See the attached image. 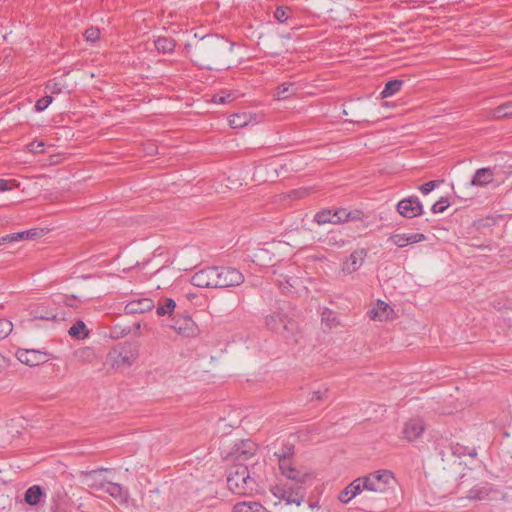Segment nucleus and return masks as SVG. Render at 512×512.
<instances>
[{
  "label": "nucleus",
  "mask_w": 512,
  "mask_h": 512,
  "mask_svg": "<svg viewBox=\"0 0 512 512\" xmlns=\"http://www.w3.org/2000/svg\"><path fill=\"white\" fill-rule=\"evenodd\" d=\"M295 317L294 309L289 304L283 305L265 317V325L270 331L281 335L285 340L297 342L299 326Z\"/></svg>",
  "instance_id": "f257e3e1"
},
{
  "label": "nucleus",
  "mask_w": 512,
  "mask_h": 512,
  "mask_svg": "<svg viewBox=\"0 0 512 512\" xmlns=\"http://www.w3.org/2000/svg\"><path fill=\"white\" fill-rule=\"evenodd\" d=\"M229 490L237 495H248L256 491V481L250 476L247 465L236 463L229 470L227 476Z\"/></svg>",
  "instance_id": "f03ea898"
},
{
  "label": "nucleus",
  "mask_w": 512,
  "mask_h": 512,
  "mask_svg": "<svg viewBox=\"0 0 512 512\" xmlns=\"http://www.w3.org/2000/svg\"><path fill=\"white\" fill-rule=\"evenodd\" d=\"M393 478L391 471L378 470L362 477V488H365L367 493H384L389 488Z\"/></svg>",
  "instance_id": "7ed1b4c3"
},
{
  "label": "nucleus",
  "mask_w": 512,
  "mask_h": 512,
  "mask_svg": "<svg viewBox=\"0 0 512 512\" xmlns=\"http://www.w3.org/2000/svg\"><path fill=\"white\" fill-rule=\"evenodd\" d=\"M138 357V347L135 344L126 342L115 347L109 354L112 366L115 368L128 367Z\"/></svg>",
  "instance_id": "20e7f679"
},
{
  "label": "nucleus",
  "mask_w": 512,
  "mask_h": 512,
  "mask_svg": "<svg viewBox=\"0 0 512 512\" xmlns=\"http://www.w3.org/2000/svg\"><path fill=\"white\" fill-rule=\"evenodd\" d=\"M165 325L182 337H194L199 332L197 324L184 311L177 312Z\"/></svg>",
  "instance_id": "39448f33"
},
{
  "label": "nucleus",
  "mask_w": 512,
  "mask_h": 512,
  "mask_svg": "<svg viewBox=\"0 0 512 512\" xmlns=\"http://www.w3.org/2000/svg\"><path fill=\"white\" fill-rule=\"evenodd\" d=\"M271 493L286 504H296L299 506L305 497V489L301 483L295 485H276L271 488Z\"/></svg>",
  "instance_id": "423d86ee"
},
{
  "label": "nucleus",
  "mask_w": 512,
  "mask_h": 512,
  "mask_svg": "<svg viewBox=\"0 0 512 512\" xmlns=\"http://www.w3.org/2000/svg\"><path fill=\"white\" fill-rule=\"evenodd\" d=\"M215 288L238 286L244 282L243 274L232 267H216Z\"/></svg>",
  "instance_id": "0eeeda50"
},
{
  "label": "nucleus",
  "mask_w": 512,
  "mask_h": 512,
  "mask_svg": "<svg viewBox=\"0 0 512 512\" xmlns=\"http://www.w3.org/2000/svg\"><path fill=\"white\" fill-rule=\"evenodd\" d=\"M397 212L404 218H415L423 214V205L417 196H409L396 205Z\"/></svg>",
  "instance_id": "6e6552de"
},
{
  "label": "nucleus",
  "mask_w": 512,
  "mask_h": 512,
  "mask_svg": "<svg viewBox=\"0 0 512 512\" xmlns=\"http://www.w3.org/2000/svg\"><path fill=\"white\" fill-rule=\"evenodd\" d=\"M292 458L293 457L278 459L279 469L287 479L293 480L296 483L305 484L311 479V474L298 470L293 465Z\"/></svg>",
  "instance_id": "1a4fd4ad"
},
{
  "label": "nucleus",
  "mask_w": 512,
  "mask_h": 512,
  "mask_svg": "<svg viewBox=\"0 0 512 512\" xmlns=\"http://www.w3.org/2000/svg\"><path fill=\"white\" fill-rule=\"evenodd\" d=\"M256 444L251 440H242L240 443L235 444L228 457L231 461L243 463L255 455Z\"/></svg>",
  "instance_id": "9d476101"
},
{
  "label": "nucleus",
  "mask_w": 512,
  "mask_h": 512,
  "mask_svg": "<svg viewBox=\"0 0 512 512\" xmlns=\"http://www.w3.org/2000/svg\"><path fill=\"white\" fill-rule=\"evenodd\" d=\"M16 357L21 363L30 367L38 366L47 361V354L35 349H19L16 352Z\"/></svg>",
  "instance_id": "9b49d317"
},
{
  "label": "nucleus",
  "mask_w": 512,
  "mask_h": 512,
  "mask_svg": "<svg viewBox=\"0 0 512 512\" xmlns=\"http://www.w3.org/2000/svg\"><path fill=\"white\" fill-rule=\"evenodd\" d=\"M216 278V267H207L196 272L191 278V283L200 288H215Z\"/></svg>",
  "instance_id": "f8f14e48"
},
{
  "label": "nucleus",
  "mask_w": 512,
  "mask_h": 512,
  "mask_svg": "<svg viewBox=\"0 0 512 512\" xmlns=\"http://www.w3.org/2000/svg\"><path fill=\"white\" fill-rule=\"evenodd\" d=\"M424 430V421L421 418H412L405 423L402 433L406 440L413 442L423 434Z\"/></svg>",
  "instance_id": "ddd939ff"
},
{
  "label": "nucleus",
  "mask_w": 512,
  "mask_h": 512,
  "mask_svg": "<svg viewBox=\"0 0 512 512\" xmlns=\"http://www.w3.org/2000/svg\"><path fill=\"white\" fill-rule=\"evenodd\" d=\"M366 256L367 251L363 248L353 251L343 263L342 271L348 274L357 271L362 266Z\"/></svg>",
  "instance_id": "4468645a"
},
{
  "label": "nucleus",
  "mask_w": 512,
  "mask_h": 512,
  "mask_svg": "<svg viewBox=\"0 0 512 512\" xmlns=\"http://www.w3.org/2000/svg\"><path fill=\"white\" fill-rule=\"evenodd\" d=\"M177 312H180V310L177 309V304L172 298H162L158 301L156 314L160 317L166 316L167 319L165 320V323L173 318Z\"/></svg>",
  "instance_id": "2eb2a0df"
},
{
  "label": "nucleus",
  "mask_w": 512,
  "mask_h": 512,
  "mask_svg": "<svg viewBox=\"0 0 512 512\" xmlns=\"http://www.w3.org/2000/svg\"><path fill=\"white\" fill-rule=\"evenodd\" d=\"M155 307L152 299L140 298L129 302L125 306V311L128 314H142L151 311Z\"/></svg>",
  "instance_id": "dca6fc26"
},
{
  "label": "nucleus",
  "mask_w": 512,
  "mask_h": 512,
  "mask_svg": "<svg viewBox=\"0 0 512 512\" xmlns=\"http://www.w3.org/2000/svg\"><path fill=\"white\" fill-rule=\"evenodd\" d=\"M494 179L493 169L489 167L480 168L475 171L470 184L472 186H480L483 187L489 183H491Z\"/></svg>",
  "instance_id": "f3484780"
},
{
  "label": "nucleus",
  "mask_w": 512,
  "mask_h": 512,
  "mask_svg": "<svg viewBox=\"0 0 512 512\" xmlns=\"http://www.w3.org/2000/svg\"><path fill=\"white\" fill-rule=\"evenodd\" d=\"M101 471L102 470H92L85 473L83 478L84 484L87 485L89 488L103 491L106 481L102 477Z\"/></svg>",
  "instance_id": "a211bd4d"
},
{
  "label": "nucleus",
  "mask_w": 512,
  "mask_h": 512,
  "mask_svg": "<svg viewBox=\"0 0 512 512\" xmlns=\"http://www.w3.org/2000/svg\"><path fill=\"white\" fill-rule=\"evenodd\" d=\"M44 497V492L39 485L29 487L24 493V501L31 505H38Z\"/></svg>",
  "instance_id": "6ab92c4d"
},
{
  "label": "nucleus",
  "mask_w": 512,
  "mask_h": 512,
  "mask_svg": "<svg viewBox=\"0 0 512 512\" xmlns=\"http://www.w3.org/2000/svg\"><path fill=\"white\" fill-rule=\"evenodd\" d=\"M273 451V456L276 457V459H282L287 457H293L295 452L294 444L289 442H282L279 447L276 446V444H273L271 448H269V451Z\"/></svg>",
  "instance_id": "aec40b11"
},
{
  "label": "nucleus",
  "mask_w": 512,
  "mask_h": 512,
  "mask_svg": "<svg viewBox=\"0 0 512 512\" xmlns=\"http://www.w3.org/2000/svg\"><path fill=\"white\" fill-rule=\"evenodd\" d=\"M391 311L392 309L387 303L378 301L376 308L370 311V317L373 320L385 321L389 319V312Z\"/></svg>",
  "instance_id": "412c9836"
},
{
  "label": "nucleus",
  "mask_w": 512,
  "mask_h": 512,
  "mask_svg": "<svg viewBox=\"0 0 512 512\" xmlns=\"http://www.w3.org/2000/svg\"><path fill=\"white\" fill-rule=\"evenodd\" d=\"M103 491L117 500H125L127 498V492L118 483L106 481Z\"/></svg>",
  "instance_id": "4be33fe9"
},
{
  "label": "nucleus",
  "mask_w": 512,
  "mask_h": 512,
  "mask_svg": "<svg viewBox=\"0 0 512 512\" xmlns=\"http://www.w3.org/2000/svg\"><path fill=\"white\" fill-rule=\"evenodd\" d=\"M154 44L157 51L164 54L173 52L176 47L175 40L170 37H158Z\"/></svg>",
  "instance_id": "5701e85b"
},
{
  "label": "nucleus",
  "mask_w": 512,
  "mask_h": 512,
  "mask_svg": "<svg viewBox=\"0 0 512 512\" xmlns=\"http://www.w3.org/2000/svg\"><path fill=\"white\" fill-rule=\"evenodd\" d=\"M234 512H266L259 502H240L234 505Z\"/></svg>",
  "instance_id": "b1692460"
},
{
  "label": "nucleus",
  "mask_w": 512,
  "mask_h": 512,
  "mask_svg": "<svg viewBox=\"0 0 512 512\" xmlns=\"http://www.w3.org/2000/svg\"><path fill=\"white\" fill-rule=\"evenodd\" d=\"M44 235V229L33 228L27 231L12 233L11 239L21 241L25 239L34 240Z\"/></svg>",
  "instance_id": "393cba45"
},
{
  "label": "nucleus",
  "mask_w": 512,
  "mask_h": 512,
  "mask_svg": "<svg viewBox=\"0 0 512 512\" xmlns=\"http://www.w3.org/2000/svg\"><path fill=\"white\" fill-rule=\"evenodd\" d=\"M68 334L72 337V338H76V339H85L88 334H89V331L85 325V323L82 321V320H78L76 321V323H74L68 330Z\"/></svg>",
  "instance_id": "a878e982"
},
{
  "label": "nucleus",
  "mask_w": 512,
  "mask_h": 512,
  "mask_svg": "<svg viewBox=\"0 0 512 512\" xmlns=\"http://www.w3.org/2000/svg\"><path fill=\"white\" fill-rule=\"evenodd\" d=\"M339 219H340L339 217H337V219H334L333 211H331L329 209L319 211L314 216V221L318 225H324L327 223L339 224Z\"/></svg>",
  "instance_id": "bb28decb"
},
{
  "label": "nucleus",
  "mask_w": 512,
  "mask_h": 512,
  "mask_svg": "<svg viewBox=\"0 0 512 512\" xmlns=\"http://www.w3.org/2000/svg\"><path fill=\"white\" fill-rule=\"evenodd\" d=\"M403 83L402 80L398 79L388 81L380 93L381 98H388L396 94L401 89Z\"/></svg>",
  "instance_id": "cd10ccee"
},
{
  "label": "nucleus",
  "mask_w": 512,
  "mask_h": 512,
  "mask_svg": "<svg viewBox=\"0 0 512 512\" xmlns=\"http://www.w3.org/2000/svg\"><path fill=\"white\" fill-rule=\"evenodd\" d=\"M491 117L495 119L512 117V102H506L491 111Z\"/></svg>",
  "instance_id": "c85d7f7f"
},
{
  "label": "nucleus",
  "mask_w": 512,
  "mask_h": 512,
  "mask_svg": "<svg viewBox=\"0 0 512 512\" xmlns=\"http://www.w3.org/2000/svg\"><path fill=\"white\" fill-rule=\"evenodd\" d=\"M250 119L247 113H235L230 116L229 124L232 128H242L249 123Z\"/></svg>",
  "instance_id": "c756f323"
},
{
  "label": "nucleus",
  "mask_w": 512,
  "mask_h": 512,
  "mask_svg": "<svg viewBox=\"0 0 512 512\" xmlns=\"http://www.w3.org/2000/svg\"><path fill=\"white\" fill-rule=\"evenodd\" d=\"M363 486V482H362V477H359L357 479H355L354 481H352L349 485H348V492L350 493V497H356V496H362V499H367L368 496L367 495H362L364 492H366L365 488H362Z\"/></svg>",
  "instance_id": "7c9ffc66"
},
{
  "label": "nucleus",
  "mask_w": 512,
  "mask_h": 512,
  "mask_svg": "<svg viewBox=\"0 0 512 512\" xmlns=\"http://www.w3.org/2000/svg\"><path fill=\"white\" fill-rule=\"evenodd\" d=\"M34 319L40 320H56L58 315L53 310L45 309L44 307L37 308L32 311Z\"/></svg>",
  "instance_id": "2f4dec72"
},
{
  "label": "nucleus",
  "mask_w": 512,
  "mask_h": 512,
  "mask_svg": "<svg viewBox=\"0 0 512 512\" xmlns=\"http://www.w3.org/2000/svg\"><path fill=\"white\" fill-rule=\"evenodd\" d=\"M295 92L296 88L294 83H283L277 88V97L278 99L284 100Z\"/></svg>",
  "instance_id": "473e14b6"
},
{
  "label": "nucleus",
  "mask_w": 512,
  "mask_h": 512,
  "mask_svg": "<svg viewBox=\"0 0 512 512\" xmlns=\"http://www.w3.org/2000/svg\"><path fill=\"white\" fill-rule=\"evenodd\" d=\"M300 280L297 277H285L284 281H279V288L283 292H293L299 285Z\"/></svg>",
  "instance_id": "72a5a7b5"
},
{
  "label": "nucleus",
  "mask_w": 512,
  "mask_h": 512,
  "mask_svg": "<svg viewBox=\"0 0 512 512\" xmlns=\"http://www.w3.org/2000/svg\"><path fill=\"white\" fill-rule=\"evenodd\" d=\"M291 15V8L288 6H278L274 12L275 19L280 23H285Z\"/></svg>",
  "instance_id": "f704fd0d"
},
{
  "label": "nucleus",
  "mask_w": 512,
  "mask_h": 512,
  "mask_svg": "<svg viewBox=\"0 0 512 512\" xmlns=\"http://www.w3.org/2000/svg\"><path fill=\"white\" fill-rule=\"evenodd\" d=\"M487 496L488 490L485 487L475 486L468 492V498L473 500H483Z\"/></svg>",
  "instance_id": "c9c22d12"
},
{
  "label": "nucleus",
  "mask_w": 512,
  "mask_h": 512,
  "mask_svg": "<svg viewBox=\"0 0 512 512\" xmlns=\"http://www.w3.org/2000/svg\"><path fill=\"white\" fill-rule=\"evenodd\" d=\"M220 42L221 41L219 38L203 37L201 39V42L198 45H196V50L199 53H202L208 46H214L215 44H218Z\"/></svg>",
  "instance_id": "e433bc0d"
},
{
  "label": "nucleus",
  "mask_w": 512,
  "mask_h": 512,
  "mask_svg": "<svg viewBox=\"0 0 512 512\" xmlns=\"http://www.w3.org/2000/svg\"><path fill=\"white\" fill-rule=\"evenodd\" d=\"M388 241L393 243L394 245H396L399 248H404L408 245V242L406 241V233L392 234L388 238Z\"/></svg>",
  "instance_id": "4c0bfd02"
},
{
  "label": "nucleus",
  "mask_w": 512,
  "mask_h": 512,
  "mask_svg": "<svg viewBox=\"0 0 512 512\" xmlns=\"http://www.w3.org/2000/svg\"><path fill=\"white\" fill-rule=\"evenodd\" d=\"M449 205H450V203H449L448 199L445 197H441L438 201H436L432 205L431 211L434 214L443 213L449 207Z\"/></svg>",
  "instance_id": "58836bf2"
},
{
  "label": "nucleus",
  "mask_w": 512,
  "mask_h": 512,
  "mask_svg": "<svg viewBox=\"0 0 512 512\" xmlns=\"http://www.w3.org/2000/svg\"><path fill=\"white\" fill-rule=\"evenodd\" d=\"M13 330V324L7 319H0V340L6 338Z\"/></svg>",
  "instance_id": "ea45409f"
},
{
  "label": "nucleus",
  "mask_w": 512,
  "mask_h": 512,
  "mask_svg": "<svg viewBox=\"0 0 512 512\" xmlns=\"http://www.w3.org/2000/svg\"><path fill=\"white\" fill-rule=\"evenodd\" d=\"M443 182V180H433L426 182L420 187V191L423 195H427Z\"/></svg>",
  "instance_id": "a19ab883"
},
{
  "label": "nucleus",
  "mask_w": 512,
  "mask_h": 512,
  "mask_svg": "<svg viewBox=\"0 0 512 512\" xmlns=\"http://www.w3.org/2000/svg\"><path fill=\"white\" fill-rule=\"evenodd\" d=\"M52 96L46 95L36 101L35 109L38 112L44 111L51 103H52Z\"/></svg>",
  "instance_id": "79ce46f5"
},
{
  "label": "nucleus",
  "mask_w": 512,
  "mask_h": 512,
  "mask_svg": "<svg viewBox=\"0 0 512 512\" xmlns=\"http://www.w3.org/2000/svg\"><path fill=\"white\" fill-rule=\"evenodd\" d=\"M18 187V183L15 179H0V192L10 191Z\"/></svg>",
  "instance_id": "37998d69"
},
{
  "label": "nucleus",
  "mask_w": 512,
  "mask_h": 512,
  "mask_svg": "<svg viewBox=\"0 0 512 512\" xmlns=\"http://www.w3.org/2000/svg\"><path fill=\"white\" fill-rule=\"evenodd\" d=\"M84 36L87 41L95 42L100 37V30L95 27H90L84 32Z\"/></svg>",
  "instance_id": "c03bdc74"
},
{
  "label": "nucleus",
  "mask_w": 512,
  "mask_h": 512,
  "mask_svg": "<svg viewBox=\"0 0 512 512\" xmlns=\"http://www.w3.org/2000/svg\"><path fill=\"white\" fill-rule=\"evenodd\" d=\"M453 454H455L457 456H461V455L475 456L476 452L474 451V449H469L468 447H463V446H460L459 444H457L453 448Z\"/></svg>",
  "instance_id": "a18cd8bd"
},
{
  "label": "nucleus",
  "mask_w": 512,
  "mask_h": 512,
  "mask_svg": "<svg viewBox=\"0 0 512 512\" xmlns=\"http://www.w3.org/2000/svg\"><path fill=\"white\" fill-rule=\"evenodd\" d=\"M130 332H131L130 328L119 329L117 326H115L110 331V337L118 339V338L126 336Z\"/></svg>",
  "instance_id": "49530a36"
},
{
  "label": "nucleus",
  "mask_w": 512,
  "mask_h": 512,
  "mask_svg": "<svg viewBox=\"0 0 512 512\" xmlns=\"http://www.w3.org/2000/svg\"><path fill=\"white\" fill-rule=\"evenodd\" d=\"M426 240V236L423 233L406 234V241L408 244L419 243Z\"/></svg>",
  "instance_id": "de8ad7c7"
},
{
  "label": "nucleus",
  "mask_w": 512,
  "mask_h": 512,
  "mask_svg": "<svg viewBox=\"0 0 512 512\" xmlns=\"http://www.w3.org/2000/svg\"><path fill=\"white\" fill-rule=\"evenodd\" d=\"M45 144L42 141H33L29 144V151L33 153H41L44 151Z\"/></svg>",
  "instance_id": "09e8293b"
},
{
  "label": "nucleus",
  "mask_w": 512,
  "mask_h": 512,
  "mask_svg": "<svg viewBox=\"0 0 512 512\" xmlns=\"http://www.w3.org/2000/svg\"><path fill=\"white\" fill-rule=\"evenodd\" d=\"M363 217V212L361 210H353L349 211L346 214V221H358Z\"/></svg>",
  "instance_id": "8fccbe9b"
},
{
  "label": "nucleus",
  "mask_w": 512,
  "mask_h": 512,
  "mask_svg": "<svg viewBox=\"0 0 512 512\" xmlns=\"http://www.w3.org/2000/svg\"><path fill=\"white\" fill-rule=\"evenodd\" d=\"M232 99H233V97L231 94H226L225 96H223V95L214 96V102L220 103V104L228 103V102L232 101Z\"/></svg>",
  "instance_id": "3c124183"
},
{
  "label": "nucleus",
  "mask_w": 512,
  "mask_h": 512,
  "mask_svg": "<svg viewBox=\"0 0 512 512\" xmlns=\"http://www.w3.org/2000/svg\"><path fill=\"white\" fill-rule=\"evenodd\" d=\"M348 212L345 210V209H337L335 211H333V216H334V219H337V217H339V223L343 222V221H346V214Z\"/></svg>",
  "instance_id": "603ef678"
},
{
  "label": "nucleus",
  "mask_w": 512,
  "mask_h": 512,
  "mask_svg": "<svg viewBox=\"0 0 512 512\" xmlns=\"http://www.w3.org/2000/svg\"><path fill=\"white\" fill-rule=\"evenodd\" d=\"M47 89L51 91L53 94H59L62 91L61 84L53 82L47 84Z\"/></svg>",
  "instance_id": "864d4df0"
},
{
  "label": "nucleus",
  "mask_w": 512,
  "mask_h": 512,
  "mask_svg": "<svg viewBox=\"0 0 512 512\" xmlns=\"http://www.w3.org/2000/svg\"><path fill=\"white\" fill-rule=\"evenodd\" d=\"M353 497H350V493L348 492V486L340 493L339 500L342 503H348Z\"/></svg>",
  "instance_id": "5fc2aeb1"
},
{
  "label": "nucleus",
  "mask_w": 512,
  "mask_h": 512,
  "mask_svg": "<svg viewBox=\"0 0 512 512\" xmlns=\"http://www.w3.org/2000/svg\"><path fill=\"white\" fill-rule=\"evenodd\" d=\"M327 392V390L325 392H321V391H315L313 393V396H312V400H323L325 398V393Z\"/></svg>",
  "instance_id": "6e6d98bb"
},
{
  "label": "nucleus",
  "mask_w": 512,
  "mask_h": 512,
  "mask_svg": "<svg viewBox=\"0 0 512 512\" xmlns=\"http://www.w3.org/2000/svg\"><path fill=\"white\" fill-rule=\"evenodd\" d=\"M11 236H12V234L3 236V237H1V240L3 241V243H6V242H16L15 239H11Z\"/></svg>",
  "instance_id": "4d7b16f0"
},
{
  "label": "nucleus",
  "mask_w": 512,
  "mask_h": 512,
  "mask_svg": "<svg viewBox=\"0 0 512 512\" xmlns=\"http://www.w3.org/2000/svg\"><path fill=\"white\" fill-rule=\"evenodd\" d=\"M6 366V358L0 354V372L5 368Z\"/></svg>",
  "instance_id": "13d9d810"
},
{
  "label": "nucleus",
  "mask_w": 512,
  "mask_h": 512,
  "mask_svg": "<svg viewBox=\"0 0 512 512\" xmlns=\"http://www.w3.org/2000/svg\"><path fill=\"white\" fill-rule=\"evenodd\" d=\"M140 331H141V324L140 323L134 324V334L140 335Z\"/></svg>",
  "instance_id": "bf43d9fd"
},
{
  "label": "nucleus",
  "mask_w": 512,
  "mask_h": 512,
  "mask_svg": "<svg viewBox=\"0 0 512 512\" xmlns=\"http://www.w3.org/2000/svg\"><path fill=\"white\" fill-rule=\"evenodd\" d=\"M305 193H306V191H305V190H303V191H294V192H293V197H294V198H300V197H302Z\"/></svg>",
  "instance_id": "052dcab7"
},
{
  "label": "nucleus",
  "mask_w": 512,
  "mask_h": 512,
  "mask_svg": "<svg viewBox=\"0 0 512 512\" xmlns=\"http://www.w3.org/2000/svg\"><path fill=\"white\" fill-rule=\"evenodd\" d=\"M309 507H310L311 509H314L315 507H318V503H317V502H310V503H309Z\"/></svg>",
  "instance_id": "680f3d73"
},
{
  "label": "nucleus",
  "mask_w": 512,
  "mask_h": 512,
  "mask_svg": "<svg viewBox=\"0 0 512 512\" xmlns=\"http://www.w3.org/2000/svg\"><path fill=\"white\" fill-rule=\"evenodd\" d=\"M356 122H358V123H361V122H365V123H367V122H368V120H367V119H364V120H357Z\"/></svg>",
  "instance_id": "e2e57ef3"
},
{
  "label": "nucleus",
  "mask_w": 512,
  "mask_h": 512,
  "mask_svg": "<svg viewBox=\"0 0 512 512\" xmlns=\"http://www.w3.org/2000/svg\"><path fill=\"white\" fill-rule=\"evenodd\" d=\"M66 304H67L68 306H73V304H72V303H70V302H66Z\"/></svg>",
  "instance_id": "0e129e2a"
}]
</instances>
